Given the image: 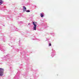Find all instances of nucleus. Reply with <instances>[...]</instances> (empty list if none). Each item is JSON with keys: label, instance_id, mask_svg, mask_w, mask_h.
<instances>
[{"label": "nucleus", "instance_id": "f257e3e1", "mask_svg": "<svg viewBox=\"0 0 79 79\" xmlns=\"http://www.w3.org/2000/svg\"><path fill=\"white\" fill-rule=\"evenodd\" d=\"M4 69L2 68H0V76H2L3 75Z\"/></svg>", "mask_w": 79, "mask_h": 79}, {"label": "nucleus", "instance_id": "f03ea898", "mask_svg": "<svg viewBox=\"0 0 79 79\" xmlns=\"http://www.w3.org/2000/svg\"><path fill=\"white\" fill-rule=\"evenodd\" d=\"M37 23L35 22H33V24L34 25V26L33 27V30L34 31H36V27H37Z\"/></svg>", "mask_w": 79, "mask_h": 79}, {"label": "nucleus", "instance_id": "7ed1b4c3", "mask_svg": "<svg viewBox=\"0 0 79 79\" xmlns=\"http://www.w3.org/2000/svg\"><path fill=\"white\" fill-rule=\"evenodd\" d=\"M23 11H24V12H25V11H26V7L24 6H23Z\"/></svg>", "mask_w": 79, "mask_h": 79}, {"label": "nucleus", "instance_id": "20e7f679", "mask_svg": "<svg viewBox=\"0 0 79 79\" xmlns=\"http://www.w3.org/2000/svg\"><path fill=\"white\" fill-rule=\"evenodd\" d=\"M3 3V1L2 0H0V5H1Z\"/></svg>", "mask_w": 79, "mask_h": 79}, {"label": "nucleus", "instance_id": "39448f33", "mask_svg": "<svg viewBox=\"0 0 79 79\" xmlns=\"http://www.w3.org/2000/svg\"><path fill=\"white\" fill-rule=\"evenodd\" d=\"M40 16L41 18H43V17H44V13H41L40 14Z\"/></svg>", "mask_w": 79, "mask_h": 79}, {"label": "nucleus", "instance_id": "423d86ee", "mask_svg": "<svg viewBox=\"0 0 79 79\" xmlns=\"http://www.w3.org/2000/svg\"><path fill=\"white\" fill-rule=\"evenodd\" d=\"M26 12H27V13H29V12H30V10H26Z\"/></svg>", "mask_w": 79, "mask_h": 79}, {"label": "nucleus", "instance_id": "0eeeda50", "mask_svg": "<svg viewBox=\"0 0 79 79\" xmlns=\"http://www.w3.org/2000/svg\"><path fill=\"white\" fill-rule=\"evenodd\" d=\"M49 46H51V45H52V44H51V43L49 44Z\"/></svg>", "mask_w": 79, "mask_h": 79}, {"label": "nucleus", "instance_id": "6e6552de", "mask_svg": "<svg viewBox=\"0 0 79 79\" xmlns=\"http://www.w3.org/2000/svg\"><path fill=\"white\" fill-rule=\"evenodd\" d=\"M30 23H28V25H30Z\"/></svg>", "mask_w": 79, "mask_h": 79}]
</instances>
